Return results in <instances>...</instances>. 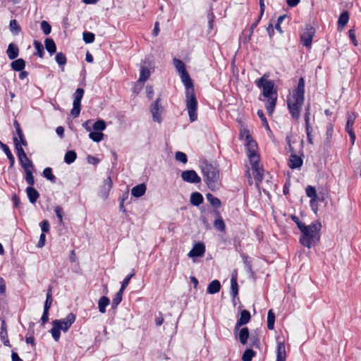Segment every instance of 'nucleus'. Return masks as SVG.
<instances>
[{"instance_id":"f257e3e1","label":"nucleus","mask_w":361,"mask_h":361,"mask_svg":"<svg viewBox=\"0 0 361 361\" xmlns=\"http://www.w3.org/2000/svg\"><path fill=\"white\" fill-rule=\"evenodd\" d=\"M180 76L185 87V103L190 121L194 122L197 118V100L195 97L193 83L187 71L180 73Z\"/></svg>"},{"instance_id":"f03ea898","label":"nucleus","mask_w":361,"mask_h":361,"mask_svg":"<svg viewBox=\"0 0 361 361\" xmlns=\"http://www.w3.org/2000/svg\"><path fill=\"white\" fill-rule=\"evenodd\" d=\"M259 88H262V95L267 98L266 109L269 115H271L275 109L277 101V91L274 89V82L267 80L266 75L255 81Z\"/></svg>"},{"instance_id":"7ed1b4c3","label":"nucleus","mask_w":361,"mask_h":361,"mask_svg":"<svg viewBox=\"0 0 361 361\" xmlns=\"http://www.w3.org/2000/svg\"><path fill=\"white\" fill-rule=\"evenodd\" d=\"M305 100V79L301 77L295 89L293 90L291 98L287 101L288 108L292 117L298 119L300 111Z\"/></svg>"},{"instance_id":"20e7f679","label":"nucleus","mask_w":361,"mask_h":361,"mask_svg":"<svg viewBox=\"0 0 361 361\" xmlns=\"http://www.w3.org/2000/svg\"><path fill=\"white\" fill-rule=\"evenodd\" d=\"M204 181L212 191L219 190L221 187L219 169L217 166L204 161L200 165Z\"/></svg>"},{"instance_id":"39448f33","label":"nucleus","mask_w":361,"mask_h":361,"mask_svg":"<svg viewBox=\"0 0 361 361\" xmlns=\"http://www.w3.org/2000/svg\"><path fill=\"white\" fill-rule=\"evenodd\" d=\"M321 223L314 222L307 226L306 231L302 233L300 243L305 247L310 248L312 245L316 244L319 240V231Z\"/></svg>"},{"instance_id":"423d86ee","label":"nucleus","mask_w":361,"mask_h":361,"mask_svg":"<svg viewBox=\"0 0 361 361\" xmlns=\"http://www.w3.org/2000/svg\"><path fill=\"white\" fill-rule=\"evenodd\" d=\"M75 320V315L70 313L68 316L61 319H55L52 322L51 334L55 341H59L61 336V331L66 332Z\"/></svg>"},{"instance_id":"0eeeda50","label":"nucleus","mask_w":361,"mask_h":361,"mask_svg":"<svg viewBox=\"0 0 361 361\" xmlns=\"http://www.w3.org/2000/svg\"><path fill=\"white\" fill-rule=\"evenodd\" d=\"M257 147L256 142L252 139L248 132H246V149L250 162L256 163V160H259V157L256 152Z\"/></svg>"},{"instance_id":"6e6552de","label":"nucleus","mask_w":361,"mask_h":361,"mask_svg":"<svg viewBox=\"0 0 361 361\" xmlns=\"http://www.w3.org/2000/svg\"><path fill=\"white\" fill-rule=\"evenodd\" d=\"M84 90L82 88H78L73 94V109L71 111V114L76 118L80 115V106H81V100L84 95Z\"/></svg>"},{"instance_id":"1a4fd4ad","label":"nucleus","mask_w":361,"mask_h":361,"mask_svg":"<svg viewBox=\"0 0 361 361\" xmlns=\"http://www.w3.org/2000/svg\"><path fill=\"white\" fill-rule=\"evenodd\" d=\"M160 97H158L150 106V112L152 115V119L154 122L161 123L162 121L161 114L164 111V107L159 104Z\"/></svg>"},{"instance_id":"9d476101","label":"nucleus","mask_w":361,"mask_h":361,"mask_svg":"<svg viewBox=\"0 0 361 361\" xmlns=\"http://www.w3.org/2000/svg\"><path fill=\"white\" fill-rule=\"evenodd\" d=\"M315 30L311 25H307L305 29L300 36L301 42L303 46L310 47Z\"/></svg>"},{"instance_id":"9b49d317","label":"nucleus","mask_w":361,"mask_h":361,"mask_svg":"<svg viewBox=\"0 0 361 361\" xmlns=\"http://www.w3.org/2000/svg\"><path fill=\"white\" fill-rule=\"evenodd\" d=\"M356 114L351 112L348 114L347 123L345 126V130L348 133L352 145L354 144L355 140V133L353 130V125L356 119Z\"/></svg>"},{"instance_id":"f8f14e48","label":"nucleus","mask_w":361,"mask_h":361,"mask_svg":"<svg viewBox=\"0 0 361 361\" xmlns=\"http://www.w3.org/2000/svg\"><path fill=\"white\" fill-rule=\"evenodd\" d=\"M182 179L190 183H200L201 178L198 176L194 170H186L181 173Z\"/></svg>"},{"instance_id":"ddd939ff","label":"nucleus","mask_w":361,"mask_h":361,"mask_svg":"<svg viewBox=\"0 0 361 361\" xmlns=\"http://www.w3.org/2000/svg\"><path fill=\"white\" fill-rule=\"evenodd\" d=\"M113 182L110 176H109L101 185L99 191V195L104 200L107 199L109 192L112 188Z\"/></svg>"},{"instance_id":"4468645a","label":"nucleus","mask_w":361,"mask_h":361,"mask_svg":"<svg viewBox=\"0 0 361 361\" xmlns=\"http://www.w3.org/2000/svg\"><path fill=\"white\" fill-rule=\"evenodd\" d=\"M13 140L15 148H16V152H17V156L20 161V165L24 164L23 163V159H25V161H27L28 163H30V160L27 157V154H25L23 148L22 147L23 145L20 143L18 137H13Z\"/></svg>"},{"instance_id":"2eb2a0df","label":"nucleus","mask_w":361,"mask_h":361,"mask_svg":"<svg viewBox=\"0 0 361 361\" xmlns=\"http://www.w3.org/2000/svg\"><path fill=\"white\" fill-rule=\"evenodd\" d=\"M259 160H256V163L250 162L257 185H258L263 179V169L259 167Z\"/></svg>"},{"instance_id":"dca6fc26","label":"nucleus","mask_w":361,"mask_h":361,"mask_svg":"<svg viewBox=\"0 0 361 361\" xmlns=\"http://www.w3.org/2000/svg\"><path fill=\"white\" fill-rule=\"evenodd\" d=\"M251 319V314L248 310H243L240 312V317L237 320L234 328V332L235 333L241 326L247 324Z\"/></svg>"},{"instance_id":"f3484780","label":"nucleus","mask_w":361,"mask_h":361,"mask_svg":"<svg viewBox=\"0 0 361 361\" xmlns=\"http://www.w3.org/2000/svg\"><path fill=\"white\" fill-rule=\"evenodd\" d=\"M237 281V272H234L231 278V295L233 298V300L236 299L238 295V284Z\"/></svg>"},{"instance_id":"a211bd4d","label":"nucleus","mask_w":361,"mask_h":361,"mask_svg":"<svg viewBox=\"0 0 361 361\" xmlns=\"http://www.w3.org/2000/svg\"><path fill=\"white\" fill-rule=\"evenodd\" d=\"M302 159L300 156L292 154L289 158L288 166L292 169H298L302 166Z\"/></svg>"},{"instance_id":"6ab92c4d","label":"nucleus","mask_w":361,"mask_h":361,"mask_svg":"<svg viewBox=\"0 0 361 361\" xmlns=\"http://www.w3.org/2000/svg\"><path fill=\"white\" fill-rule=\"evenodd\" d=\"M205 252V247L203 243H198L194 245L188 255L190 257H201Z\"/></svg>"},{"instance_id":"aec40b11","label":"nucleus","mask_w":361,"mask_h":361,"mask_svg":"<svg viewBox=\"0 0 361 361\" xmlns=\"http://www.w3.org/2000/svg\"><path fill=\"white\" fill-rule=\"evenodd\" d=\"M0 339L5 346H11L10 341L8 337L7 325L5 320L1 321Z\"/></svg>"},{"instance_id":"412c9836","label":"nucleus","mask_w":361,"mask_h":361,"mask_svg":"<svg viewBox=\"0 0 361 361\" xmlns=\"http://www.w3.org/2000/svg\"><path fill=\"white\" fill-rule=\"evenodd\" d=\"M216 219L214 221V227L219 231H224L226 229V225L225 223L222 219V217L220 215V213L217 210L214 211Z\"/></svg>"},{"instance_id":"4be33fe9","label":"nucleus","mask_w":361,"mask_h":361,"mask_svg":"<svg viewBox=\"0 0 361 361\" xmlns=\"http://www.w3.org/2000/svg\"><path fill=\"white\" fill-rule=\"evenodd\" d=\"M286 346L282 342H279L277 344L276 348V361H286Z\"/></svg>"},{"instance_id":"5701e85b","label":"nucleus","mask_w":361,"mask_h":361,"mask_svg":"<svg viewBox=\"0 0 361 361\" xmlns=\"http://www.w3.org/2000/svg\"><path fill=\"white\" fill-rule=\"evenodd\" d=\"M26 193L30 202L32 204L35 203L39 197L38 191L32 186H30L26 188Z\"/></svg>"},{"instance_id":"b1692460","label":"nucleus","mask_w":361,"mask_h":361,"mask_svg":"<svg viewBox=\"0 0 361 361\" xmlns=\"http://www.w3.org/2000/svg\"><path fill=\"white\" fill-rule=\"evenodd\" d=\"M147 187L145 184L141 183L135 187L131 190V195L135 197H140L145 195Z\"/></svg>"},{"instance_id":"393cba45","label":"nucleus","mask_w":361,"mask_h":361,"mask_svg":"<svg viewBox=\"0 0 361 361\" xmlns=\"http://www.w3.org/2000/svg\"><path fill=\"white\" fill-rule=\"evenodd\" d=\"M221 289V283L219 280H213L207 286V292L209 294H215L219 292Z\"/></svg>"},{"instance_id":"a878e982","label":"nucleus","mask_w":361,"mask_h":361,"mask_svg":"<svg viewBox=\"0 0 361 361\" xmlns=\"http://www.w3.org/2000/svg\"><path fill=\"white\" fill-rule=\"evenodd\" d=\"M204 201L203 196L198 192H194L190 195V202L192 205L198 207Z\"/></svg>"},{"instance_id":"bb28decb","label":"nucleus","mask_w":361,"mask_h":361,"mask_svg":"<svg viewBox=\"0 0 361 361\" xmlns=\"http://www.w3.org/2000/svg\"><path fill=\"white\" fill-rule=\"evenodd\" d=\"M8 57L13 60L18 57L19 54V49L16 45L14 44H10L8 47L7 51H6Z\"/></svg>"},{"instance_id":"cd10ccee","label":"nucleus","mask_w":361,"mask_h":361,"mask_svg":"<svg viewBox=\"0 0 361 361\" xmlns=\"http://www.w3.org/2000/svg\"><path fill=\"white\" fill-rule=\"evenodd\" d=\"M250 332L247 327H243L240 330L238 334V338L242 345H245L247 343Z\"/></svg>"},{"instance_id":"c85d7f7f","label":"nucleus","mask_w":361,"mask_h":361,"mask_svg":"<svg viewBox=\"0 0 361 361\" xmlns=\"http://www.w3.org/2000/svg\"><path fill=\"white\" fill-rule=\"evenodd\" d=\"M11 67L15 71H20L25 67V61L23 59H18L11 62Z\"/></svg>"},{"instance_id":"c756f323","label":"nucleus","mask_w":361,"mask_h":361,"mask_svg":"<svg viewBox=\"0 0 361 361\" xmlns=\"http://www.w3.org/2000/svg\"><path fill=\"white\" fill-rule=\"evenodd\" d=\"M21 166L25 170V181L27 182V183L28 185H30V186H32L35 184V179H34V176L32 175V171L31 170L32 169H27L26 166L24 164H22Z\"/></svg>"},{"instance_id":"7c9ffc66","label":"nucleus","mask_w":361,"mask_h":361,"mask_svg":"<svg viewBox=\"0 0 361 361\" xmlns=\"http://www.w3.org/2000/svg\"><path fill=\"white\" fill-rule=\"evenodd\" d=\"M45 48L50 54H53L56 51V47L54 41L51 38L45 39Z\"/></svg>"},{"instance_id":"2f4dec72","label":"nucleus","mask_w":361,"mask_h":361,"mask_svg":"<svg viewBox=\"0 0 361 361\" xmlns=\"http://www.w3.org/2000/svg\"><path fill=\"white\" fill-rule=\"evenodd\" d=\"M110 302L109 299L106 296H102L99 300L98 306L99 310L101 313L106 312V307L109 305Z\"/></svg>"},{"instance_id":"473e14b6","label":"nucleus","mask_w":361,"mask_h":361,"mask_svg":"<svg viewBox=\"0 0 361 361\" xmlns=\"http://www.w3.org/2000/svg\"><path fill=\"white\" fill-rule=\"evenodd\" d=\"M306 195L311 198L310 203L312 204L317 198V191L314 187L308 185L305 189Z\"/></svg>"},{"instance_id":"72a5a7b5","label":"nucleus","mask_w":361,"mask_h":361,"mask_svg":"<svg viewBox=\"0 0 361 361\" xmlns=\"http://www.w3.org/2000/svg\"><path fill=\"white\" fill-rule=\"evenodd\" d=\"M206 198H207V201L209 202V203L214 208H219L221 207V200L219 198L214 197L212 194L207 193L206 195Z\"/></svg>"},{"instance_id":"f704fd0d","label":"nucleus","mask_w":361,"mask_h":361,"mask_svg":"<svg viewBox=\"0 0 361 361\" xmlns=\"http://www.w3.org/2000/svg\"><path fill=\"white\" fill-rule=\"evenodd\" d=\"M77 158V154L73 150H68L66 152L65 156H64V161L67 164H71L73 163Z\"/></svg>"},{"instance_id":"c9c22d12","label":"nucleus","mask_w":361,"mask_h":361,"mask_svg":"<svg viewBox=\"0 0 361 361\" xmlns=\"http://www.w3.org/2000/svg\"><path fill=\"white\" fill-rule=\"evenodd\" d=\"M305 132L307 134V142L310 145H313V138H312V135L313 129L310 124V121H305Z\"/></svg>"},{"instance_id":"e433bc0d","label":"nucleus","mask_w":361,"mask_h":361,"mask_svg":"<svg viewBox=\"0 0 361 361\" xmlns=\"http://www.w3.org/2000/svg\"><path fill=\"white\" fill-rule=\"evenodd\" d=\"M1 149L4 152L8 159L9 160L10 166L13 167L15 163V158L13 154L11 153L9 147L6 145H3L1 146Z\"/></svg>"},{"instance_id":"4c0bfd02","label":"nucleus","mask_w":361,"mask_h":361,"mask_svg":"<svg viewBox=\"0 0 361 361\" xmlns=\"http://www.w3.org/2000/svg\"><path fill=\"white\" fill-rule=\"evenodd\" d=\"M334 132V125L331 123H329L326 126V138L324 140L325 145H329L332 138Z\"/></svg>"},{"instance_id":"58836bf2","label":"nucleus","mask_w":361,"mask_h":361,"mask_svg":"<svg viewBox=\"0 0 361 361\" xmlns=\"http://www.w3.org/2000/svg\"><path fill=\"white\" fill-rule=\"evenodd\" d=\"M349 13L348 11H343L339 16L338 20V26L344 27L348 22Z\"/></svg>"},{"instance_id":"ea45409f","label":"nucleus","mask_w":361,"mask_h":361,"mask_svg":"<svg viewBox=\"0 0 361 361\" xmlns=\"http://www.w3.org/2000/svg\"><path fill=\"white\" fill-rule=\"evenodd\" d=\"M275 314L273 310H269L267 314V328L269 330L274 329Z\"/></svg>"},{"instance_id":"a19ab883","label":"nucleus","mask_w":361,"mask_h":361,"mask_svg":"<svg viewBox=\"0 0 361 361\" xmlns=\"http://www.w3.org/2000/svg\"><path fill=\"white\" fill-rule=\"evenodd\" d=\"M123 293V291H121V290H119L116 293V295H114V298L112 300V304H111L112 309H116L118 307V305L121 303V302L122 301Z\"/></svg>"},{"instance_id":"79ce46f5","label":"nucleus","mask_w":361,"mask_h":361,"mask_svg":"<svg viewBox=\"0 0 361 361\" xmlns=\"http://www.w3.org/2000/svg\"><path fill=\"white\" fill-rule=\"evenodd\" d=\"M34 47L36 49V51L34 53V55L38 56L40 58H42L44 54V47L42 43L39 41H34Z\"/></svg>"},{"instance_id":"37998d69","label":"nucleus","mask_w":361,"mask_h":361,"mask_svg":"<svg viewBox=\"0 0 361 361\" xmlns=\"http://www.w3.org/2000/svg\"><path fill=\"white\" fill-rule=\"evenodd\" d=\"M149 70L147 68L142 66L140 69V78L138 81L144 82L149 78Z\"/></svg>"},{"instance_id":"c03bdc74","label":"nucleus","mask_w":361,"mask_h":361,"mask_svg":"<svg viewBox=\"0 0 361 361\" xmlns=\"http://www.w3.org/2000/svg\"><path fill=\"white\" fill-rule=\"evenodd\" d=\"M43 176L50 180L51 183H56V178L52 173V169L50 167H47L43 171Z\"/></svg>"},{"instance_id":"a18cd8bd","label":"nucleus","mask_w":361,"mask_h":361,"mask_svg":"<svg viewBox=\"0 0 361 361\" xmlns=\"http://www.w3.org/2000/svg\"><path fill=\"white\" fill-rule=\"evenodd\" d=\"M173 64L179 74L186 71L185 63L180 59H173Z\"/></svg>"},{"instance_id":"49530a36","label":"nucleus","mask_w":361,"mask_h":361,"mask_svg":"<svg viewBox=\"0 0 361 361\" xmlns=\"http://www.w3.org/2000/svg\"><path fill=\"white\" fill-rule=\"evenodd\" d=\"M256 355V353L252 349H247L244 351L242 360L243 361H251Z\"/></svg>"},{"instance_id":"de8ad7c7","label":"nucleus","mask_w":361,"mask_h":361,"mask_svg":"<svg viewBox=\"0 0 361 361\" xmlns=\"http://www.w3.org/2000/svg\"><path fill=\"white\" fill-rule=\"evenodd\" d=\"M90 138L96 142L102 141L104 138V134L102 132L93 131L89 134Z\"/></svg>"},{"instance_id":"09e8293b","label":"nucleus","mask_w":361,"mask_h":361,"mask_svg":"<svg viewBox=\"0 0 361 361\" xmlns=\"http://www.w3.org/2000/svg\"><path fill=\"white\" fill-rule=\"evenodd\" d=\"M106 127V123L104 122V121L102 120V119H99V120H97V121H95L93 124V129L94 131H102L104 130H105Z\"/></svg>"},{"instance_id":"8fccbe9b","label":"nucleus","mask_w":361,"mask_h":361,"mask_svg":"<svg viewBox=\"0 0 361 361\" xmlns=\"http://www.w3.org/2000/svg\"><path fill=\"white\" fill-rule=\"evenodd\" d=\"M55 59H56V63H57L60 66H65V64H66V62H67L66 57V56H65L62 52H58V53L56 54Z\"/></svg>"},{"instance_id":"3c124183","label":"nucleus","mask_w":361,"mask_h":361,"mask_svg":"<svg viewBox=\"0 0 361 361\" xmlns=\"http://www.w3.org/2000/svg\"><path fill=\"white\" fill-rule=\"evenodd\" d=\"M82 39L86 44H90L94 41L95 37L92 32L85 31L82 34Z\"/></svg>"},{"instance_id":"603ef678","label":"nucleus","mask_w":361,"mask_h":361,"mask_svg":"<svg viewBox=\"0 0 361 361\" xmlns=\"http://www.w3.org/2000/svg\"><path fill=\"white\" fill-rule=\"evenodd\" d=\"M9 27L11 31L16 35L18 34L20 31V27L15 19L10 21Z\"/></svg>"},{"instance_id":"864d4df0","label":"nucleus","mask_w":361,"mask_h":361,"mask_svg":"<svg viewBox=\"0 0 361 361\" xmlns=\"http://www.w3.org/2000/svg\"><path fill=\"white\" fill-rule=\"evenodd\" d=\"M257 116L261 119L262 126L267 130L268 131H271L269 126L268 124L267 120L264 114V112L262 110L259 109L257 111Z\"/></svg>"},{"instance_id":"5fc2aeb1","label":"nucleus","mask_w":361,"mask_h":361,"mask_svg":"<svg viewBox=\"0 0 361 361\" xmlns=\"http://www.w3.org/2000/svg\"><path fill=\"white\" fill-rule=\"evenodd\" d=\"M214 18H215V16L212 11V8H210V9L208 11V13H207L208 25H209V30L213 29Z\"/></svg>"},{"instance_id":"6e6d98bb","label":"nucleus","mask_w":361,"mask_h":361,"mask_svg":"<svg viewBox=\"0 0 361 361\" xmlns=\"http://www.w3.org/2000/svg\"><path fill=\"white\" fill-rule=\"evenodd\" d=\"M41 29L42 30L44 35H49L51 31V27L49 23L46 20H42L41 22Z\"/></svg>"},{"instance_id":"4d7b16f0","label":"nucleus","mask_w":361,"mask_h":361,"mask_svg":"<svg viewBox=\"0 0 361 361\" xmlns=\"http://www.w3.org/2000/svg\"><path fill=\"white\" fill-rule=\"evenodd\" d=\"M176 159L183 164H186L188 161L187 155L182 152H177L175 155Z\"/></svg>"},{"instance_id":"13d9d810","label":"nucleus","mask_w":361,"mask_h":361,"mask_svg":"<svg viewBox=\"0 0 361 361\" xmlns=\"http://www.w3.org/2000/svg\"><path fill=\"white\" fill-rule=\"evenodd\" d=\"M54 212L59 219V223L61 224L63 223V210L61 206H56L54 208Z\"/></svg>"},{"instance_id":"bf43d9fd","label":"nucleus","mask_w":361,"mask_h":361,"mask_svg":"<svg viewBox=\"0 0 361 361\" xmlns=\"http://www.w3.org/2000/svg\"><path fill=\"white\" fill-rule=\"evenodd\" d=\"M134 276V274H128L124 279L123 281H122V283H121V288L120 290L121 291H124L125 288L127 287V286L128 285L129 282H130V280L131 279V278Z\"/></svg>"},{"instance_id":"052dcab7","label":"nucleus","mask_w":361,"mask_h":361,"mask_svg":"<svg viewBox=\"0 0 361 361\" xmlns=\"http://www.w3.org/2000/svg\"><path fill=\"white\" fill-rule=\"evenodd\" d=\"M262 16H261V14H259L258 18L255 20V22H254L251 26H250V34H249V36H248V38L247 40H250V37L253 33V31H254V29L257 26L259 22L260 21L261 18H262Z\"/></svg>"},{"instance_id":"680f3d73","label":"nucleus","mask_w":361,"mask_h":361,"mask_svg":"<svg viewBox=\"0 0 361 361\" xmlns=\"http://www.w3.org/2000/svg\"><path fill=\"white\" fill-rule=\"evenodd\" d=\"M41 229L42 231V233H48L49 231V222L47 220H44L40 223Z\"/></svg>"},{"instance_id":"e2e57ef3","label":"nucleus","mask_w":361,"mask_h":361,"mask_svg":"<svg viewBox=\"0 0 361 361\" xmlns=\"http://www.w3.org/2000/svg\"><path fill=\"white\" fill-rule=\"evenodd\" d=\"M18 137H19V142L20 144H22L23 146H27V140H25V136L23 135V130H20V132H17L16 133Z\"/></svg>"},{"instance_id":"0e129e2a","label":"nucleus","mask_w":361,"mask_h":361,"mask_svg":"<svg viewBox=\"0 0 361 361\" xmlns=\"http://www.w3.org/2000/svg\"><path fill=\"white\" fill-rule=\"evenodd\" d=\"M53 302V298L49 295H47L46 300L44 305V310H49Z\"/></svg>"},{"instance_id":"69168bd1","label":"nucleus","mask_w":361,"mask_h":361,"mask_svg":"<svg viewBox=\"0 0 361 361\" xmlns=\"http://www.w3.org/2000/svg\"><path fill=\"white\" fill-rule=\"evenodd\" d=\"M348 33H349L350 39L353 41L354 45L357 46V42L356 37H355V31L354 30H353V29H350L348 31Z\"/></svg>"},{"instance_id":"338daca9","label":"nucleus","mask_w":361,"mask_h":361,"mask_svg":"<svg viewBox=\"0 0 361 361\" xmlns=\"http://www.w3.org/2000/svg\"><path fill=\"white\" fill-rule=\"evenodd\" d=\"M87 161L89 164H92L93 165H97L99 161V159L93 157V156H91V155H89L87 157Z\"/></svg>"},{"instance_id":"774afa93","label":"nucleus","mask_w":361,"mask_h":361,"mask_svg":"<svg viewBox=\"0 0 361 361\" xmlns=\"http://www.w3.org/2000/svg\"><path fill=\"white\" fill-rule=\"evenodd\" d=\"M49 310H44L42 316L41 317V321L43 324L47 322L49 320Z\"/></svg>"}]
</instances>
